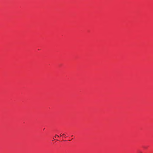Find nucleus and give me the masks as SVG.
<instances>
[{
	"label": "nucleus",
	"mask_w": 153,
	"mask_h": 153,
	"mask_svg": "<svg viewBox=\"0 0 153 153\" xmlns=\"http://www.w3.org/2000/svg\"><path fill=\"white\" fill-rule=\"evenodd\" d=\"M62 135H64V136H65V137H66V136L65 135V134H63Z\"/></svg>",
	"instance_id": "f257e3e1"
},
{
	"label": "nucleus",
	"mask_w": 153,
	"mask_h": 153,
	"mask_svg": "<svg viewBox=\"0 0 153 153\" xmlns=\"http://www.w3.org/2000/svg\"><path fill=\"white\" fill-rule=\"evenodd\" d=\"M56 136H58V137H59V136H58V135H55V137H56Z\"/></svg>",
	"instance_id": "f03ea898"
}]
</instances>
